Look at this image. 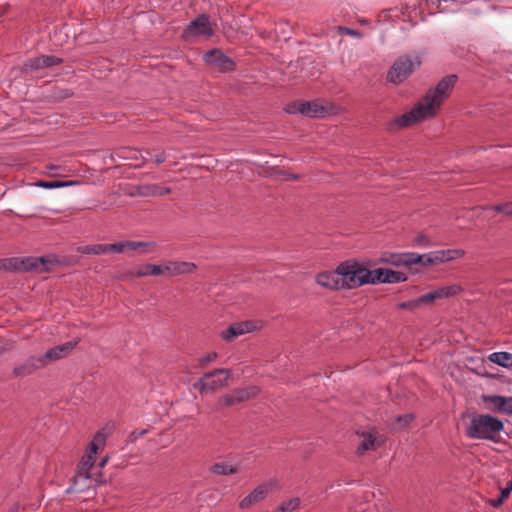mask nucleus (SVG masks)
<instances>
[{"mask_svg": "<svg viewBox=\"0 0 512 512\" xmlns=\"http://www.w3.org/2000/svg\"><path fill=\"white\" fill-rule=\"evenodd\" d=\"M217 358V353L216 352H210L204 356H202L200 359H199V364L200 366H206L208 363L212 362L213 360H215Z\"/></svg>", "mask_w": 512, "mask_h": 512, "instance_id": "40", "label": "nucleus"}, {"mask_svg": "<svg viewBox=\"0 0 512 512\" xmlns=\"http://www.w3.org/2000/svg\"><path fill=\"white\" fill-rule=\"evenodd\" d=\"M504 429V423L490 414L474 415L465 427V434L470 439L499 442V435Z\"/></svg>", "mask_w": 512, "mask_h": 512, "instance_id": "2", "label": "nucleus"}, {"mask_svg": "<svg viewBox=\"0 0 512 512\" xmlns=\"http://www.w3.org/2000/svg\"><path fill=\"white\" fill-rule=\"evenodd\" d=\"M204 62L220 72L232 71L234 61L219 49H211L203 55Z\"/></svg>", "mask_w": 512, "mask_h": 512, "instance_id": "8", "label": "nucleus"}, {"mask_svg": "<svg viewBox=\"0 0 512 512\" xmlns=\"http://www.w3.org/2000/svg\"><path fill=\"white\" fill-rule=\"evenodd\" d=\"M62 60L52 55H41L32 59H29L24 64V70H39L45 67H50L59 64Z\"/></svg>", "mask_w": 512, "mask_h": 512, "instance_id": "22", "label": "nucleus"}, {"mask_svg": "<svg viewBox=\"0 0 512 512\" xmlns=\"http://www.w3.org/2000/svg\"><path fill=\"white\" fill-rule=\"evenodd\" d=\"M49 169H50V170H58V169H59V167H58V166H55V165H51V166H49Z\"/></svg>", "mask_w": 512, "mask_h": 512, "instance_id": "46", "label": "nucleus"}, {"mask_svg": "<svg viewBox=\"0 0 512 512\" xmlns=\"http://www.w3.org/2000/svg\"><path fill=\"white\" fill-rule=\"evenodd\" d=\"M338 30H339V33L340 34H346V35H349L351 37H354V38H361L362 37V33L358 30H354V29H351V28H348V27H338Z\"/></svg>", "mask_w": 512, "mask_h": 512, "instance_id": "39", "label": "nucleus"}, {"mask_svg": "<svg viewBox=\"0 0 512 512\" xmlns=\"http://www.w3.org/2000/svg\"><path fill=\"white\" fill-rule=\"evenodd\" d=\"M337 267L342 289H354L364 284H372V270L354 260L341 262Z\"/></svg>", "mask_w": 512, "mask_h": 512, "instance_id": "3", "label": "nucleus"}, {"mask_svg": "<svg viewBox=\"0 0 512 512\" xmlns=\"http://www.w3.org/2000/svg\"><path fill=\"white\" fill-rule=\"evenodd\" d=\"M109 460V457L108 456H105L101 459V461L99 462V467L102 468L106 465V463L108 462Z\"/></svg>", "mask_w": 512, "mask_h": 512, "instance_id": "44", "label": "nucleus"}, {"mask_svg": "<svg viewBox=\"0 0 512 512\" xmlns=\"http://www.w3.org/2000/svg\"><path fill=\"white\" fill-rule=\"evenodd\" d=\"M421 64L418 56L406 55L398 58L388 71L387 79L393 84L406 80Z\"/></svg>", "mask_w": 512, "mask_h": 512, "instance_id": "5", "label": "nucleus"}, {"mask_svg": "<svg viewBox=\"0 0 512 512\" xmlns=\"http://www.w3.org/2000/svg\"><path fill=\"white\" fill-rule=\"evenodd\" d=\"M340 279L341 277L338 274V267L334 271H324L318 273L316 276L317 284L330 290L342 289Z\"/></svg>", "mask_w": 512, "mask_h": 512, "instance_id": "19", "label": "nucleus"}, {"mask_svg": "<svg viewBox=\"0 0 512 512\" xmlns=\"http://www.w3.org/2000/svg\"><path fill=\"white\" fill-rule=\"evenodd\" d=\"M77 183H78L77 181H39L36 183V186L45 188V189H55V188L74 186Z\"/></svg>", "mask_w": 512, "mask_h": 512, "instance_id": "29", "label": "nucleus"}, {"mask_svg": "<svg viewBox=\"0 0 512 512\" xmlns=\"http://www.w3.org/2000/svg\"><path fill=\"white\" fill-rule=\"evenodd\" d=\"M397 307L401 310L414 311L415 309L418 308L417 300L415 298L409 301L400 302L398 303Z\"/></svg>", "mask_w": 512, "mask_h": 512, "instance_id": "37", "label": "nucleus"}, {"mask_svg": "<svg viewBox=\"0 0 512 512\" xmlns=\"http://www.w3.org/2000/svg\"><path fill=\"white\" fill-rule=\"evenodd\" d=\"M372 284L376 283H400L407 280V274L401 271L378 268L372 270Z\"/></svg>", "mask_w": 512, "mask_h": 512, "instance_id": "14", "label": "nucleus"}, {"mask_svg": "<svg viewBox=\"0 0 512 512\" xmlns=\"http://www.w3.org/2000/svg\"><path fill=\"white\" fill-rule=\"evenodd\" d=\"M20 261L22 262L20 267V271H38V272H44L47 271L48 264L51 263V260L49 257L41 256V257H26V258H20Z\"/></svg>", "mask_w": 512, "mask_h": 512, "instance_id": "21", "label": "nucleus"}, {"mask_svg": "<svg viewBox=\"0 0 512 512\" xmlns=\"http://www.w3.org/2000/svg\"><path fill=\"white\" fill-rule=\"evenodd\" d=\"M146 432H147L146 430H142V431H140V432L137 434V436H142V435H144Z\"/></svg>", "mask_w": 512, "mask_h": 512, "instance_id": "47", "label": "nucleus"}, {"mask_svg": "<svg viewBox=\"0 0 512 512\" xmlns=\"http://www.w3.org/2000/svg\"><path fill=\"white\" fill-rule=\"evenodd\" d=\"M439 299L449 298L457 295L463 291V288L459 284H451L435 289Z\"/></svg>", "mask_w": 512, "mask_h": 512, "instance_id": "26", "label": "nucleus"}, {"mask_svg": "<svg viewBox=\"0 0 512 512\" xmlns=\"http://www.w3.org/2000/svg\"><path fill=\"white\" fill-rule=\"evenodd\" d=\"M127 247L125 242H116L112 244H105L106 254L107 253H122L124 249Z\"/></svg>", "mask_w": 512, "mask_h": 512, "instance_id": "35", "label": "nucleus"}, {"mask_svg": "<svg viewBox=\"0 0 512 512\" xmlns=\"http://www.w3.org/2000/svg\"><path fill=\"white\" fill-rule=\"evenodd\" d=\"M299 505L300 499L295 497L283 502L274 512H293L299 507Z\"/></svg>", "mask_w": 512, "mask_h": 512, "instance_id": "34", "label": "nucleus"}, {"mask_svg": "<svg viewBox=\"0 0 512 512\" xmlns=\"http://www.w3.org/2000/svg\"><path fill=\"white\" fill-rule=\"evenodd\" d=\"M504 499H502L501 496H499L498 498L496 499H490L488 501V503L493 507V508H499L503 503H504Z\"/></svg>", "mask_w": 512, "mask_h": 512, "instance_id": "43", "label": "nucleus"}, {"mask_svg": "<svg viewBox=\"0 0 512 512\" xmlns=\"http://www.w3.org/2000/svg\"><path fill=\"white\" fill-rule=\"evenodd\" d=\"M214 34V28L207 15L202 14L194 18L184 31L186 39L209 38Z\"/></svg>", "mask_w": 512, "mask_h": 512, "instance_id": "7", "label": "nucleus"}, {"mask_svg": "<svg viewBox=\"0 0 512 512\" xmlns=\"http://www.w3.org/2000/svg\"><path fill=\"white\" fill-rule=\"evenodd\" d=\"M211 471L217 475H229L237 472V468L227 463H216L211 467Z\"/></svg>", "mask_w": 512, "mask_h": 512, "instance_id": "31", "label": "nucleus"}, {"mask_svg": "<svg viewBox=\"0 0 512 512\" xmlns=\"http://www.w3.org/2000/svg\"><path fill=\"white\" fill-rule=\"evenodd\" d=\"M149 157H150L149 159L153 160L156 164H161L166 159V156H165L164 153H158V154H156L154 156L150 155Z\"/></svg>", "mask_w": 512, "mask_h": 512, "instance_id": "42", "label": "nucleus"}, {"mask_svg": "<svg viewBox=\"0 0 512 512\" xmlns=\"http://www.w3.org/2000/svg\"><path fill=\"white\" fill-rule=\"evenodd\" d=\"M512 492V479L507 483V486L501 489L500 496L506 500Z\"/></svg>", "mask_w": 512, "mask_h": 512, "instance_id": "41", "label": "nucleus"}, {"mask_svg": "<svg viewBox=\"0 0 512 512\" xmlns=\"http://www.w3.org/2000/svg\"><path fill=\"white\" fill-rule=\"evenodd\" d=\"M482 402L486 405L487 409L512 414V396L483 395Z\"/></svg>", "mask_w": 512, "mask_h": 512, "instance_id": "13", "label": "nucleus"}, {"mask_svg": "<svg viewBox=\"0 0 512 512\" xmlns=\"http://www.w3.org/2000/svg\"><path fill=\"white\" fill-rule=\"evenodd\" d=\"M255 329L252 321H243L231 324L227 329L222 331V338L226 341H231L234 338L241 336L245 333L251 332Z\"/></svg>", "mask_w": 512, "mask_h": 512, "instance_id": "20", "label": "nucleus"}, {"mask_svg": "<svg viewBox=\"0 0 512 512\" xmlns=\"http://www.w3.org/2000/svg\"><path fill=\"white\" fill-rule=\"evenodd\" d=\"M162 269L163 274L177 276L194 272L196 265L193 262L187 261H167L162 264Z\"/></svg>", "mask_w": 512, "mask_h": 512, "instance_id": "17", "label": "nucleus"}, {"mask_svg": "<svg viewBox=\"0 0 512 512\" xmlns=\"http://www.w3.org/2000/svg\"><path fill=\"white\" fill-rule=\"evenodd\" d=\"M21 263L18 257L0 259V270L20 272L19 265H21Z\"/></svg>", "mask_w": 512, "mask_h": 512, "instance_id": "27", "label": "nucleus"}, {"mask_svg": "<svg viewBox=\"0 0 512 512\" xmlns=\"http://www.w3.org/2000/svg\"><path fill=\"white\" fill-rule=\"evenodd\" d=\"M76 345L77 342L68 341L47 350L44 354L41 355L44 365L47 366L54 361L64 358L75 348Z\"/></svg>", "mask_w": 512, "mask_h": 512, "instance_id": "15", "label": "nucleus"}, {"mask_svg": "<svg viewBox=\"0 0 512 512\" xmlns=\"http://www.w3.org/2000/svg\"><path fill=\"white\" fill-rule=\"evenodd\" d=\"M107 433L103 430L98 431L91 441L88 450L81 460V466L75 477V486H78L82 480L89 478V469L94 465L97 451L105 444Z\"/></svg>", "mask_w": 512, "mask_h": 512, "instance_id": "4", "label": "nucleus"}, {"mask_svg": "<svg viewBox=\"0 0 512 512\" xmlns=\"http://www.w3.org/2000/svg\"><path fill=\"white\" fill-rule=\"evenodd\" d=\"M456 83V76L444 77L434 89H430L409 112L397 117L399 126L408 127L418 121L430 119L435 116L442 102L449 96Z\"/></svg>", "mask_w": 512, "mask_h": 512, "instance_id": "1", "label": "nucleus"}, {"mask_svg": "<svg viewBox=\"0 0 512 512\" xmlns=\"http://www.w3.org/2000/svg\"><path fill=\"white\" fill-rule=\"evenodd\" d=\"M492 209L505 215H512V202L496 205Z\"/></svg>", "mask_w": 512, "mask_h": 512, "instance_id": "38", "label": "nucleus"}, {"mask_svg": "<svg viewBox=\"0 0 512 512\" xmlns=\"http://www.w3.org/2000/svg\"><path fill=\"white\" fill-rule=\"evenodd\" d=\"M414 416L411 413L404 414L402 416H397L395 418L396 424L393 426L394 428H401L407 426L412 420Z\"/></svg>", "mask_w": 512, "mask_h": 512, "instance_id": "36", "label": "nucleus"}, {"mask_svg": "<svg viewBox=\"0 0 512 512\" xmlns=\"http://www.w3.org/2000/svg\"><path fill=\"white\" fill-rule=\"evenodd\" d=\"M44 367L41 355H32L14 367L13 375L18 378H24Z\"/></svg>", "mask_w": 512, "mask_h": 512, "instance_id": "11", "label": "nucleus"}, {"mask_svg": "<svg viewBox=\"0 0 512 512\" xmlns=\"http://www.w3.org/2000/svg\"><path fill=\"white\" fill-rule=\"evenodd\" d=\"M382 443L380 437L374 431L363 433L362 440L357 447V453L359 455L364 454L369 450H376Z\"/></svg>", "mask_w": 512, "mask_h": 512, "instance_id": "23", "label": "nucleus"}, {"mask_svg": "<svg viewBox=\"0 0 512 512\" xmlns=\"http://www.w3.org/2000/svg\"><path fill=\"white\" fill-rule=\"evenodd\" d=\"M416 300L419 308L421 306L431 305L434 301L439 300V295H437L436 290H433L416 298Z\"/></svg>", "mask_w": 512, "mask_h": 512, "instance_id": "33", "label": "nucleus"}, {"mask_svg": "<svg viewBox=\"0 0 512 512\" xmlns=\"http://www.w3.org/2000/svg\"><path fill=\"white\" fill-rule=\"evenodd\" d=\"M136 275L138 277H146V276H159L163 275L162 264H143L136 269Z\"/></svg>", "mask_w": 512, "mask_h": 512, "instance_id": "24", "label": "nucleus"}, {"mask_svg": "<svg viewBox=\"0 0 512 512\" xmlns=\"http://www.w3.org/2000/svg\"><path fill=\"white\" fill-rule=\"evenodd\" d=\"M83 489H84V487H82V486H79V487L76 488L77 491H81Z\"/></svg>", "mask_w": 512, "mask_h": 512, "instance_id": "48", "label": "nucleus"}, {"mask_svg": "<svg viewBox=\"0 0 512 512\" xmlns=\"http://www.w3.org/2000/svg\"><path fill=\"white\" fill-rule=\"evenodd\" d=\"M77 250L79 253L87 254V255L106 254L105 244L85 245V246L79 247Z\"/></svg>", "mask_w": 512, "mask_h": 512, "instance_id": "30", "label": "nucleus"}, {"mask_svg": "<svg viewBox=\"0 0 512 512\" xmlns=\"http://www.w3.org/2000/svg\"><path fill=\"white\" fill-rule=\"evenodd\" d=\"M274 486L275 483L273 481L260 484L240 501V508L246 509L251 505L262 501L272 492Z\"/></svg>", "mask_w": 512, "mask_h": 512, "instance_id": "12", "label": "nucleus"}, {"mask_svg": "<svg viewBox=\"0 0 512 512\" xmlns=\"http://www.w3.org/2000/svg\"><path fill=\"white\" fill-rule=\"evenodd\" d=\"M396 119H397V118H395V119L393 120V122L391 123L390 129H393V126H397L398 128H403L402 126H399V125H398V123L396 122Z\"/></svg>", "mask_w": 512, "mask_h": 512, "instance_id": "45", "label": "nucleus"}, {"mask_svg": "<svg viewBox=\"0 0 512 512\" xmlns=\"http://www.w3.org/2000/svg\"><path fill=\"white\" fill-rule=\"evenodd\" d=\"M286 112L289 114L300 113L307 117L320 118L325 114V108L316 101L295 102L287 106Z\"/></svg>", "mask_w": 512, "mask_h": 512, "instance_id": "9", "label": "nucleus"}, {"mask_svg": "<svg viewBox=\"0 0 512 512\" xmlns=\"http://www.w3.org/2000/svg\"><path fill=\"white\" fill-rule=\"evenodd\" d=\"M127 248L131 250H140L142 253L150 252L149 247H154L153 242H142V241H126Z\"/></svg>", "mask_w": 512, "mask_h": 512, "instance_id": "32", "label": "nucleus"}, {"mask_svg": "<svg viewBox=\"0 0 512 512\" xmlns=\"http://www.w3.org/2000/svg\"><path fill=\"white\" fill-rule=\"evenodd\" d=\"M230 378V371L225 368H218L205 373L194 384V388L200 393L213 392L223 387Z\"/></svg>", "mask_w": 512, "mask_h": 512, "instance_id": "6", "label": "nucleus"}, {"mask_svg": "<svg viewBox=\"0 0 512 512\" xmlns=\"http://www.w3.org/2000/svg\"><path fill=\"white\" fill-rule=\"evenodd\" d=\"M424 256L417 253H392L385 256L382 260L391 265L400 267L411 264L422 263Z\"/></svg>", "mask_w": 512, "mask_h": 512, "instance_id": "16", "label": "nucleus"}, {"mask_svg": "<svg viewBox=\"0 0 512 512\" xmlns=\"http://www.w3.org/2000/svg\"><path fill=\"white\" fill-rule=\"evenodd\" d=\"M463 255L462 250L458 249H448V250H440L431 252L429 254H424V259L422 264H434V263H442L454 260Z\"/></svg>", "mask_w": 512, "mask_h": 512, "instance_id": "18", "label": "nucleus"}, {"mask_svg": "<svg viewBox=\"0 0 512 512\" xmlns=\"http://www.w3.org/2000/svg\"><path fill=\"white\" fill-rule=\"evenodd\" d=\"M489 359L499 366L512 367V354L509 352H494L490 354Z\"/></svg>", "mask_w": 512, "mask_h": 512, "instance_id": "25", "label": "nucleus"}, {"mask_svg": "<svg viewBox=\"0 0 512 512\" xmlns=\"http://www.w3.org/2000/svg\"><path fill=\"white\" fill-rule=\"evenodd\" d=\"M148 156H150V153L145 152V155H144L141 151H137V150H125V151H123V153L121 155V157H123L125 159L141 161L140 163L136 164V166H140V164L147 162Z\"/></svg>", "mask_w": 512, "mask_h": 512, "instance_id": "28", "label": "nucleus"}, {"mask_svg": "<svg viewBox=\"0 0 512 512\" xmlns=\"http://www.w3.org/2000/svg\"><path fill=\"white\" fill-rule=\"evenodd\" d=\"M259 392L258 387L250 386L234 390L230 394L224 395L218 402L219 406H233L241 402L247 401L256 396Z\"/></svg>", "mask_w": 512, "mask_h": 512, "instance_id": "10", "label": "nucleus"}]
</instances>
